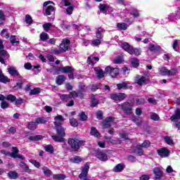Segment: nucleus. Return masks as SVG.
Masks as SVG:
<instances>
[{
    "label": "nucleus",
    "mask_w": 180,
    "mask_h": 180,
    "mask_svg": "<svg viewBox=\"0 0 180 180\" xmlns=\"http://www.w3.org/2000/svg\"><path fill=\"white\" fill-rule=\"evenodd\" d=\"M68 144L70 147L72 151H79V148L85 146V141L78 139L69 138L68 139Z\"/></svg>",
    "instance_id": "obj_1"
},
{
    "label": "nucleus",
    "mask_w": 180,
    "mask_h": 180,
    "mask_svg": "<svg viewBox=\"0 0 180 180\" xmlns=\"http://www.w3.org/2000/svg\"><path fill=\"white\" fill-rule=\"evenodd\" d=\"M55 130L57 135L51 136L53 140L56 143H64L65 141V139H64L65 137V129L63 127H58L55 128Z\"/></svg>",
    "instance_id": "obj_2"
},
{
    "label": "nucleus",
    "mask_w": 180,
    "mask_h": 180,
    "mask_svg": "<svg viewBox=\"0 0 180 180\" xmlns=\"http://www.w3.org/2000/svg\"><path fill=\"white\" fill-rule=\"evenodd\" d=\"M118 108L123 110L126 115H131L133 108H131V103L129 102H124L121 104H118Z\"/></svg>",
    "instance_id": "obj_3"
},
{
    "label": "nucleus",
    "mask_w": 180,
    "mask_h": 180,
    "mask_svg": "<svg viewBox=\"0 0 180 180\" xmlns=\"http://www.w3.org/2000/svg\"><path fill=\"white\" fill-rule=\"evenodd\" d=\"M50 4H53L54 3L53 1H45L43 4L44 8H45V15L46 16H50V15H52V13L56 11V8H54L53 6H48L47 5H50Z\"/></svg>",
    "instance_id": "obj_4"
},
{
    "label": "nucleus",
    "mask_w": 180,
    "mask_h": 180,
    "mask_svg": "<svg viewBox=\"0 0 180 180\" xmlns=\"http://www.w3.org/2000/svg\"><path fill=\"white\" fill-rule=\"evenodd\" d=\"M110 99L118 102H122L127 98V95L124 93L112 94L110 96Z\"/></svg>",
    "instance_id": "obj_5"
},
{
    "label": "nucleus",
    "mask_w": 180,
    "mask_h": 180,
    "mask_svg": "<svg viewBox=\"0 0 180 180\" xmlns=\"http://www.w3.org/2000/svg\"><path fill=\"white\" fill-rule=\"evenodd\" d=\"M89 171V165L86 163L82 169V173L79 175V179L82 180H91L88 178V172Z\"/></svg>",
    "instance_id": "obj_6"
},
{
    "label": "nucleus",
    "mask_w": 180,
    "mask_h": 180,
    "mask_svg": "<svg viewBox=\"0 0 180 180\" xmlns=\"http://www.w3.org/2000/svg\"><path fill=\"white\" fill-rule=\"evenodd\" d=\"M105 71L107 74H109L112 78H115L117 75H119V68L108 66L105 68Z\"/></svg>",
    "instance_id": "obj_7"
},
{
    "label": "nucleus",
    "mask_w": 180,
    "mask_h": 180,
    "mask_svg": "<svg viewBox=\"0 0 180 180\" xmlns=\"http://www.w3.org/2000/svg\"><path fill=\"white\" fill-rule=\"evenodd\" d=\"M54 120L55 122H53L55 128L57 127H63V123H64V117L62 115H57L54 117Z\"/></svg>",
    "instance_id": "obj_8"
},
{
    "label": "nucleus",
    "mask_w": 180,
    "mask_h": 180,
    "mask_svg": "<svg viewBox=\"0 0 180 180\" xmlns=\"http://www.w3.org/2000/svg\"><path fill=\"white\" fill-rule=\"evenodd\" d=\"M135 82L136 84H138L139 86H143V85L148 84V80L146 77L136 76L135 78Z\"/></svg>",
    "instance_id": "obj_9"
},
{
    "label": "nucleus",
    "mask_w": 180,
    "mask_h": 180,
    "mask_svg": "<svg viewBox=\"0 0 180 180\" xmlns=\"http://www.w3.org/2000/svg\"><path fill=\"white\" fill-rule=\"evenodd\" d=\"M8 72L11 75V77H18V78H21V76L19 75V72L16 70V68L13 66H8Z\"/></svg>",
    "instance_id": "obj_10"
},
{
    "label": "nucleus",
    "mask_w": 180,
    "mask_h": 180,
    "mask_svg": "<svg viewBox=\"0 0 180 180\" xmlns=\"http://www.w3.org/2000/svg\"><path fill=\"white\" fill-rule=\"evenodd\" d=\"M115 120V117H108L105 118L104 122H102V127L103 129H108V127H110L112 123H113V121Z\"/></svg>",
    "instance_id": "obj_11"
},
{
    "label": "nucleus",
    "mask_w": 180,
    "mask_h": 180,
    "mask_svg": "<svg viewBox=\"0 0 180 180\" xmlns=\"http://www.w3.org/2000/svg\"><path fill=\"white\" fill-rule=\"evenodd\" d=\"M57 72H63V74H68L74 72V69L71 66L60 67L57 69Z\"/></svg>",
    "instance_id": "obj_12"
},
{
    "label": "nucleus",
    "mask_w": 180,
    "mask_h": 180,
    "mask_svg": "<svg viewBox=\"0 0 180 180\" xmlns=\"http://www.w3.org/2000/svg\"><path fill=\"white\" fill-rule=\"evenodd\" d=\"M157 151H158V155L162 157V158L169 157V150L167 149V148H162L158 149Z\"/></svg>",
    "instance_id": "obj_13"
},
{
    "label": "nucleus",
    "mask_w": 180,
    "mask_h": 180,
    "mask_svg": "<svg viewBox=\"0 0 180 180\" xmlns=\"http://www.w3.org/2000/svg\"><path fill=\"white\" fill-rule=\"evenodd\" d=\"M96 157L100 160V161H108V155H105V152L98 150L96 152Z\"/></svg>",
    "instance_id": "obj_14"
},
{
    "label": "nucleus",
    "mask_w": 180,
    "mask_h": 180,
    "mask_svg": "<svg viewBox=\"0 0 180 180\" xmlns=\"http://www.w3.org/2000/svg\"><path fill=\"white\" fill-rule=\"evenodd\" d=\"M94 71L97 75L98 79H101L105 77V72L100 67L94 68Z\"/></svg>",
    "instance_id": "obj_15"
},
{
    "label": "nucleus",
    "mask_w": 180,
    "mask_h": 180,
    "mask_svg": "<svg viewBox=\"0 0 180 180\" xmlns=\"http://www.w3.org/2000/svg\"><path fill=\"white\" fill-rule=\"evenodd\" d=\"M133 153L136 154V155L141 156L144 154V150H143V148L140 145H137L134 149Z\"/></svg>",
    "instance_id": "obj_16"
},
{
    "label": "nucleus",
    "mask_w": 180,
    "mask_h": 180,
    "mask_svg": "<svg viewBox=\"0 0 180 180\" xmlns=\"http://www.w3.org/2000/svg\"><path fill=\"white\" fill-rule=\"evenodd\" d=\"M65 76L63 75H58L56 78V84H57V85H63V84H64L65 82Z\"/></svg>",
    "instance_id": "obj_17"
},
{
    "label": "nucleus",
    "mask_w": 180,
    "mask_h": 180,
    "mask_svg": "<svg viewBox=\"0 0 180 180\" xmlns=\"http://www.w3.org/2000/svg\"><path fill=\"white\" fill-rule=\"evenodd\" d=\"M98 61H99V58L93 56H89L87 58V63H89V64H91V65L96 64Z\"/></svg>",
    "instance_id": "obj_18"
},
{
    "label": "nucleus",
    "mask_w": 180,
    "mask_h": 180,
    "mask_svg": "<svg viewBox=\"0 0 180 180\" xmlns=\"http://www.w3.org/2000/svg\"><path fill=\"white\" fill-rule=\"evenodd\" d=\"M91 136H94V137L99 138L101 137V133L96 129V127H91V131H90Z\"/></svg>",
    "instance_id": "obj_19"
},
{
    "label": "nucleus",
    "mask_w": 180,
    "mask_h": 180,
    "mask_svg": "<svg viewBox=\"0 0 180 180\" xmlns=\"http://www.w3.org/2000/svg\"><path fill=\"white\" fill-rule=\"evenodd\" d=\"M131 121L134 122V124H136V126H141V124L143 123V120H141V118L136 116V115H133L131 117Z\"/></svg>",
    "instance_id": "obj_20"
},
{
    "label": "nucleus",
    "mask_w": 180,
    "mask_h": 180,
    "mask_svg": "<svg viewBox=\"0 0 180 180\" xmlns=\"http://www.w3.org/2000/svg\"><path fill=\"white\" fill-rule=\"evenodd\" d=\"M4 47L2 40H0V57H6L8 56V51L4 50Z\"/></svg>",
    "instance_id": "obj_21"
},
{
    "label": "nucleus",
    "mask_w": 180,
    "mask_h": 180,
    "mask_svg": "<svg viewBox=\"0 0 180 180\" xmlns=\"http://www.w3.org/2000/svg\"><path fill=\"white\" fill-rule=\"evenodd\" d=\"M121 47L123 49V50H125V51L129 53L133 46L129 45L127 42H124L121 44Z\"/></svg>",
    "instance_id": "obj_22"
},
{
    "label": "nucleus",
    "mask_w": 180,
    "mask_h": 180,
    "mask_svg": "<svg viewBox=\"0 0 180 180\" xmlns=\"http://www.w3.org/2000/svg\"><path fill=\"white\" fill-rule=\"evenodd\" d=\"M19 149L16 147L12 148V152L9 153V157H12V158H16L18 155H19Z\"/></svg>",
    "instance_id": "obj_23"
},
{
    "label": "nucleus",
    "mask_w": 180,
    "mask_h": 180,
    "mask_svg": "<svg viewBox=\"0 0 180 180\" xmlns=\"http://www.w3.org/2000/svg\"><path fill=\"white\" fill-rule=\"evenodd\" d=\"M180 119V109L177 108L174 114L170 117V120H178Z\"/></svg>",
    "instance_id": "obj_24"
},
{
    "label": "nucleus",
    "mask_w": 180,
    "mask_h": 180,
    "mask_svg": "<svg viewBox=\"0 0 180 180\" xmlns=\"http://www.w3.org/2000/svg\"><path fill=\"white\" fill-rule=\"evenodd\" d=\"M78 117L81 122H86L88 120V115H85V112L84 111L78 114Z\"/></svg>",
    "instance_id": "obj_25"
},
{
    "label": "nucleus",
    "mask_w": 180,
    "mask_h": 180,
    "mask_svg": "<svg viewBox=\"0 0 180 180\" xmlns=\"http://www.w3.org/2000/svg\"><path fill=\"white\" fill-rule=\"evenodd\" d=\"M123 169H124V165L118 164L112 169V171L113 172H122Z\"/></svg>",
    "instance_id": "obj_26"
},
{
    "label": "nucleus",
    "mask_w": 180,
    "mask_h": 180,
    "mask_svg": "<svg viewBox=\"0 0 180 180\" xmlns=\"http://www.w3.org/2000/svg\"><path fill=\"white\" fill-rule=\"evenodd\" d=\"M91 108H95V106L99 104V101L96 99V97L95 96V95L91 94Z\"/></svg>",
    "instance_id": "obj_27"
},
{
    "label": "nucleus",
    "mask_w": 180,
    "mask_h": 180,
    "mask_svg": "<svg viewBox=\"0 0 180 180\" xmlns=\"http://www.w3.org/2000/svg\"><path fill=\"white\" fill-rule=\"evenodd\" d=\"M129 54H131V56H133V54L134 56H140V54H141V51H140V49H134L133 46H132V49H131L129 51Z\"/></svg>",
    "instance_id": "obj_28"
},
{
    "label": "nucleus",
    "mask_w": 180,
    "mask_h": 180,
    "mask_svg": "<svg viewBox=\"0 0 180 180\" xmlns=\"http://www.w3.org/2000/svg\"><path fill=\"white\" fill-rule=\"evenodd\" d=\"M27 129L29 130H36L37 129V122H31L28 123Z\"/></svg>",
    "instance_id": "obj_29"
},
{
    "label": "nucleus",
    "mask_w": 180,
    "mask_h": 180,
    "mask_svg": "<svg viewBox=\"0 0 180 180\" xmlns=\"http://www.w3.org/2000/svg\"><path fill=\"white\" fill-rule=\"evenodd\" d=\"M153 174L155 175V177L162 176V171L160 167H155L153 169Z\"/></svg>",
    "instance_id": "obj_30"
},
{
    "label": "nucleus",
    "mask_w": 180,
    "mask_h": 180,
    "mask_svg": "<svg viewBox=\"0 0 180 180\" xmlns=\"http://www.w3.org/2000/svg\"><path fill=\"white\" fill-rule=\"evenodd\" d=\"M43 136L41 135H34L29 137L30 141H39V140H42Z\"/></svg>",
    "instance_id": "obj_31"
},
{
    "label": "nucleus",
    "mask_w": 180,
    "mask_h": 180,
    "mask_svg": "<svg viewBox=\"0 0 180 180\" xmlns=\"http://www.w3.org/2000/svg\"><path fill=\"white\" fill-rule=\"evenodd\" d=\"M104 32L105 30H103V28L102 27L97 28V30L96 32L97 39H102L103 37H102V33H103Z\"/></svg>",
    "instance_id": "obj_32"
},
{
    "label": "nucleus",
    "mask_w": 180,
    "mask_h": 180,
    "mask_svg": "<svg viewBox=\"0 0 180 180\" xmlns=\"http://www.w3.org/2000/svg\"><path fill=\"white\" fill-rule=\"evenodd\" d=\"M39 39L41 40V41H46V40H49L50 37H49V34L46 32H42L39 35Z\"/></svg>",
    "instance_id": "obj_33"
},
{
    "label": "nucleus",
    "mask_w": 180,
    "mask_h": 180,
    "mask_svg": "<svg viewBox=\"0 0 180 180\" xmlns=\"http://www.w3.org/2000/svg\"><path fill=\"white\" fill-rule=\"evenodd\" d=\"M98 8L101 11V12H103L104 13H106V11L109 9V6L108 4H100L98 6Z\"/></svg>",
    "instance_id": "obj_34"
},
{
    "label": "nucleus",
    "mask_w": 180,
    "mask_h": 180,
    "mask_svg": "<svg viewBox=\"0 0 180 180\" xmlns=\"http://www.w3.org/2000/svg\"><path fill=\"white\" fill-rule=\"evenodd\" d=\"M168 69L165 67H160L158 68V71L160 72V74H162V75L168 77Z\"/></svg>",
    "instance_id": "obj_35"
},
{
    "label": "nucleus",
    "mask_w": 180,
    "mask_h": 180,
    "mask_svg": "<svg viewBox=\"0 0 180 180\" xmlns=\"http://www.w3.org/2000/svg\"><path fill=\"white\" fill-rule=\"evenodd\" d=\"M163 139L169 146H174V140L171 139V137L168 136H163Z\"/></svg>",
    "instance_id": "obj_36"
},
{
    "label": "nucleus",
    "mask_w": 180,
    "mask_h": 180,
    "mask_svg": "<svg viewBox=\"0 0 180 180\" xmlns=\"http://www.w3.org/2000/svg\"><path fill=\"white\" fill-rule=\"evenodd\" d=\"M117 89H128L129 86H127V83L123 82L120 84H117Z\"/></svg>",
    "instance_id": "obj_37"
},
{
    "label": "nucleus",
    "mask_w": 180,
    "mask_h": 180,
    "mask_svg": "<svg viewBox=\"0 0 180 180\" xmlns=\"http://www.w3.org/2000/svg\"><path fill=\"white\" fill-rule=\"evenodd\" d=\"M59 47L60 49V51H62V53H65V51L70 50V47L68 45H65V44L61 43L59 45Z\"/></svg>",
    "instance_id": "obj_38"
},
{
    "label": "nucleus",
    "mask_w": 180,
    "mask_h": 180,
    "mask_svg": "<svg viewBox=\"0 0 180 180\" xmlns=\"http://www.w3.org/2000/svg\"><path fill=\"white\" fill-rule=\"evenodd\" d=\"M131 64L132 67H134V68H137V67H139V65H140V62L139 61V59H137V58H132L131 60Z\"/></svg>",
    "instance_id": "obj_39"
},
{
    "label": "nucleus",
    "mask_w": 180,
    "mask_h": 180,
    "mask_svg": "<svg viewBox=\"0 0 180 180\" xmlns=\"http://www.w3.org/2000/svg\"><path fill=\"white\" fill-rule=\"evenodd\" d=\"M70 161L74 164H78L79 162H81L82 161V159L79 156H75L74 158H70Z\"/></svg>",
    "instance_id": "obj_40"
},
{
    "label": "nucleus",
    "mask_w": 180,
    "mask_h": 180,
    "mask_svg": "<svg viewBox=\"0 0 180 180\" xmlns=\"http://www.w3.org/2000/svg\"><path fill=\"white\" fill-rule=\"evenodd\" d=\"M6 100L11 102V103H13V102L16 101V96L12 94H8L6 96Z\"/></svg>",
    "instance_id": "obj_41"
},
{
    "label": "nucleus",
    "mask_w": 180,
    "mask_h": 180,
    "mask_svg": "<svg viewBox=\"0 0 180 180\" xmlns=\"http://www.w3.org/2000/svg\"><path fill=\"white\" fill-rule=\"evenodd\" d=\"M8 176H9L11 179H16L19 175L17 172L11 171L8 173Z\"/></svg>",
    "instance_id": "obj_42"
},
{
    "label": "nucleus",
    "mask_w": 180,
    "mask_h": 180,
    "mask_svg": "<svg viewBox=\"0 0 180 180\" xmlns=\"http://www.w3.org/2000/svg\"><path fill=\"white\" fill-rule=\"evenodd\" d=\"M41 92V89L40 88H34L32 90H30V95H39Z\"/></svg>",
    "instance_id": "obj_43"
},
{
    "label": "nucleus",
    "mask_w": 180,
    "mask_h": 180,
    "mask_svg": "<svg viewBox=\"0 0 180 180\" xmlns=\"http://www.w3.org/2000/svg\"><path fill=\"white\" fill-rule=\"evenodd\" d=\"M45 151L47 153H50V154H53L54 153V148L51 145H47L44 147Z\"/></svg>",
    "instance_id": "obj_44"
},
{
    "label": "nucleus",
    "mask_w": 180,
    "mask_h": 180,
    "mask_svg": "<svg viewBox=\"0 0 180 180\" xmlns=\"http://www.w3.org/2000/svg\"><path fill=\"white\" fill-rule=\"evenodd\" d=\"M0 82L6 84V82H11V79L8 78V77L1 74V75L0 76Z\"/></svg>",
    "instance_id": "obj_45"
},
{
    "label": "nucleus",
    "mask_w": 180,
    "mask_h": 180,
    "mask_svg": "<svg viewBox=\"0 0 180 180\" xmlns=\"http://www.w3.org/2000/svg\"><path fill=\"white\" fill-rule=\"evenodd\" d=\"M0 106H1V109H8V108H11V104H9V103L5 101V100H4V101H1Z\"/></svg>",
    "instance_id": "obj_46"
},
{
    "label": "nucleus",
    "mask_w": 180,
    "mask_h": 180,
    "mask_svg": "<svg viewBox=\"0 0 180 180\" xmlns=\"http://www.w3.org/2000/svg\"><path fill=\"white\" fill-rule=\"evenodd\" d=\"M150 117L152 120H154L155 122H158V120H160V116L155 112H152Z\"/></svg>",
    "instance_id": "obj_47"
},
{
    "label": "nucleus",
    "mask_w": 180,
    "mask_h": 180,
    "mask_svg": "<svg viewBox=\"0 0 180 180\" xmlns=\"http://www.w3.org/2000/svg\"><path fill=\"white\" fill-rule=\"evenodd\" d=\"M43 172L44 175H46L47 176H50V175H53L51 173V170L50 169L47 168L46 167H42Z\"/></svg>",
    "instance_id": "obj_48"
},
{
    "label": "nucleus",
    "mask_w": 180,
    "mask_h": 180,
    "mask_svg": "<svg viewBox=\"0 0 180 180\" xmlns=\"http://www.w3.org/2000/svg\"><path fill=\"white\" fill-rule=\"evenodd\" d=\"M70 123L72 127H78V121L75 118H72L70 120Z\"/></svg>",
    "instance_id": "obj_49"
},
{
    "label": "nucleus",
    "mask_w": 180,
    "mask_h": 180,
    "mask_svg": "<svg viewBox=\"0 0 180 180\" xmlns=\"http://www.w3.org/2000/svg\"><path fill=\"white\" fill-rule=\"evenodd\" d=\"M53 179H59V180H64L65 178V174H53Z\"/></svg>",
    "instance_id": "obj_50"
},
{
    "label": "nucleus",
    "mask_w": 180,
    "mask_h": 180,
    "mask_svg": "<svg viewBox=\"0 0 180 180\" xmlns=\"http://www.w3.org/2000/svg\"><path fill=\"white\" fill-rule=\"evenodd\" d=\"M117 27L120 29V30H127V25L126 23H118Z\"/></svg>",
    "instance_id": "obj_51"
},
{
    "label": "nucleus",
    "mask_w": 180,
    "mask_h": 180,
    "mask_svg": "<svg viewBox=\"0 0 180 180\" xmlns=\"http://www.w3.org/2000/svg\"><path fill=\"white\" fill-rule=\"evenodd\" d=\"M53 27V25L50 22L45 23L43 25V29L45 30V32H49L50 30V28Z\"/></svg>",
    "instance_id": "obj_52"
},
{
    "label": "nucleus",
    "mask_w": 180,
    "mask_h": 180,
    "mask_svg": "<svg viewBox=\"0 0 180 180\" xmlns=\"http://www.w3.org/2000/svg\"><path fill=\"white\" fill-rule=\"evenodd\" d=\"M142 148H148L151 146L150 141H145L142 144L139 145Z\"/></svg>",
    "instance_id": "obj_53"
},
{
    "label": "nucleus",
    "mask_w": 180,
    "mask_h": 180,
    "mask_svg": "<svg viewBox=\"0 0 180 180\" xmlns=\"http://www.w3.org/2000/svg\"><path fill=\"white\" fill-rule=\"evenodd\" d=\"M25 22L28 25H32L33 23V20L32 19V16L29 15H25Z\"/></svg>",
    "instance_id": "obj_54"
},
{
    "label": "nucleus",
    "mask_w": 180,
    "mask_h": 180,
    "mask_svg": "<svg viewBox=\"0 0 180 180\" xmlns=\"http://www.w3.org/2000/svg\"><path fill=\"white\" fill-rule=\"evenodd\" d=\"M5 19V13H4V11L0 10V25L4 24Z\"/></svg>",
    "instance_id": "obj_55"
},
{
    "label": "nucleus",
    "mask_w": 180,
    "mask_h": 180,
    "mask_svg": "<svg viewBox=\"0 0 180 180\" xmlns=\"http://www.w3.org/2000/svg\"><path fill=\"white\" fill-rule=\"evenodd\" d=\"M20 167H21V168H22V169H24L27 172H29V171H30V169H29V167H27L26 165V164L25 162H21L20 163Z\"/></svg>",
    "instance_id": "obj_56"
},
{
    "label": "nucleus",
    "mask_w": 180,
    "mask_h": 180,
    "mask_svg": "<svg viewBox=\"0 0 180 180\" xmlns=\"http://www.w3.org/2000/svg\"><path fill=\"white\" fill-rule=\"evenodd\" d=\"M148 50H150V51H158V50H160V46H157L154 44H152L148 48Z\"/></svg>",
    "instance_id": "obj_57"
},
{
    "label": "nucleus",
    "mask_w": 180,
    "mask_h": 180,
    "mask_svg": "<svg viewBox=\"0 0 180 180\" xmlns=\"http://www.w3.org/2000/svg\"><path fill=\"white\" fill-rule=\"evenodd\" d=\"M36 122H37V124H44L46 123H47V120H44V118H41V117L37 118Z\"/></svg>",
    "instance_id": "obj_58"
},
{
    "label": "nucleus",
    "mask_w": 180,
    "mask_h": 180,
    "mask_svg": "<svg viewBox=\"0 0 180 180\" xmlns=\"http://www.w3.org/2000/svg\"><path fill=\"white\" fill-rule=\"evenodd\" d=\"M71 98V96L69 95H67V94H62L60 96V98L61 99V101H68L70 98Z\"/></svg>",
    "instance_id": "obj_59"
},
{
    "label": "nucleus",
    "mask_w": 180,
    "mask_h": 180,
    "mask_svg": "<svg viewBox=\"0 0 180 180\" xmlns=\"http://www.w3.org/2000/svg\"><path fill=\"white\" fill-rule=\"evenodd\" d=\"M101 39H94L91 41V45L92 46H99V44H101Z\"/></svg>",
    "instance_id": "obj_60"
},
{
    "label": "nucleus",
    "mask_w": 180,
    "mask_h": 180,
    "mask_svg": "<svg viewBox=\"0 0 180 180\" xmlns=\"http://www.w3.org/2000/svg\"><path fill=\"white\" fill-rule=\"evenodd\" d=\"M1 36H4L6 39H9V34H8V30L4 29L1 32Z\"/></svg>",
    "instance_id": "obj_61"
},
{
    "label": "nucleus",
    "mask_w": 180,
    "mask_h": 180,
    "mask_svg": "<svg viewBox=\"0 0 180 180\" xmlns=\"http://www.w3.org/2000/svg\"><path fill=\"white\" fill-rule=\"evenodd\" d=\"M6 133L7 134H15L16 133V128H15L14 127H10V129H8V131H6Z\"/></svg>",
    "instance_id": "obj_62"
},
{
    "label": "nucleus",
    "mask_w": 180,
    "mask_h": 180,
    "mask_svg": "<svg viewBox=\"0 0 180 180\" xmlns=\"http://www.w3.org/2000/svg\"><path fill=\"white\" fill-rule=\"evenodd\" d=\"M172 75H176V69H172L168 70L167 77H171Z\"/></svg>",
    "instance_id": "obj_63"
},
{
    "label": "nucleus",
    "mask_w": 180,
    "mask_h": 180,
    "mask_svg": "<svg viewBox=\"0 0 180 180\" xmlns=\"http://www.w3.org/2000/svg\"><path fill=\"white\" fill-rule=\"evenodd\" d=\"M128 161H129V162H136V161H137V158H135V156L134 155H129L127 158Z\"/></svg>",
    "instance_id": "obj_64"
}]
</instances>
